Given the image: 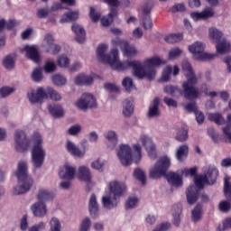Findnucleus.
<instances>
[{
    "label": "nucleus",
    "instance_id": "nucleus-1",
    "mask_svg": "<svg viewBox=\"0 0 231 231\" xmlns=\"http://www.w3.org/2000/svg\"><path fill=\"white\" fill-rule=\"evenodd\" d=\"M106 51L107 44H100L97 47V59L100 62L109 64L112 69H116L117 71H125V69L132 68L134 77L140 80L143 79L150 81L154 80L156 79V69L154 68L163 63L160 58L156 57L146 59L143 64L140 60L120 61L118 49L113 48L109 54H106Z\"/></svg>",
    "mask_w": 231,
    "mask_h": 231
},
{
    "label": "nucleus",
    "instance_id": "nucleus-2",
    "mask_svg": "<svg viewBox=\"0 0 231 231\" xmlns=\"http://www.w3.org/2000/svg\"><path fill=\"white\" fill-rule=\"evenodd\" d=\"M181 68L187 79V80L182 83L181 95H183L184 98H187V100H196V98H199L201 92H199V88H196L198 77L192 69V65H190L189 61L184 60L182 61Z\"/></svg>",
    "mask_w": 231,
    "mask_h": 231
},
{
    "label": "nucleus",
    "instance_id": "nucleus-3",
    "mask_svg": "<svg viewBox=\"0 0 231 231\" xmlns=\"http://www.w3.org/2000/svg\"><path fill=\"white\" fill-rule=\"evenodd\" d=\"M15 174L19 181V186L14 188L13 194H14V196L25 194L33 185V179L28 175V164L26 162L21 161L18 162Z\"/></svg>",
    "mask_w": 231,
    "mask_h": 231
},
{
    "label": "nucleus",
    "instance_id": "nucleus-4",
    "mask_svg": "<svg viewBox=\"0 0 231 231\" xmlns=\"http://www.w3.org/2000/svg\"><path fill=\"white\" fill-rule=\"evenodd\" d=\"M34 146L32 150V162L34 169H41L46 158V151L42 148V137L41 134L35 133L33 134Z\"/></svg>",
    "mask_w": 231,
    "mask_h": 231
},
{
    "label": "nucleus",
    "instance_id": "nucleus-5",
    "mask_svg": "<svg viewBox=\"0 0 231 231\" xmlns=\"http://www.w3.org/2000/svg\"><path fill=\"white\" fill-rule=\"evenodd\" d=\"M171 167V159L167 156L161 157L155 165L150 170L149 177L152 180H160L167 176V171Z\"/></svg>",
    "mask_w": 231,
    "mask_h": 231
},
{
    "label": "nucleus",
    "instance_id": "nucleus-6",
    "mask_svg": "<svg viewBox=\"0 0 231 231\" xmlns=\"http://www.w3.org/2000/svg\"><path fill=\"white\" fill-rule=\"evenodd\" d=\"M194 183L196 186H189L187 189L186 196L189 205H194V203L198 201L199 189H203V187H205V183H207V177H205V175L198 176L195 178Z\"/></svg>",
    "mask_w": 231,
    "mask_h": 231
},
{
    "label": "nucleus",
    "instance_id": "nucleus-7",
    "mask_svg": "<svg viewBox=\"0 0 231 231\" xmlns=\"http://www.w3.org/2000/svg\"><path fill=\"white\" fill-rule=\"evenodd\" d=\"M190 53H192L195 60H212L216 57L215 54L205 52V44L201 42H196L189 46Z\"/></svg>",
    "mask_w": 231,
    "mask_h": 231
},
{
    "label": "nucleus",
    "instance_id": "nucleus-8",
    "mask_svg": "<svg viewBox=\"0 0 231 231\" xmlns=\"http://www.w3.org/2000/svg\"><path fill=\"white\" fill-rule=\"evenodd\" d=\"M75 105L80 111H88L97 107V99L92 94L84 93Z\"/></svg>",
    "mask_w": 231,
    "mask_h": 231
},
{
    "label": "nucleus",
    "instance_id": "nucleus-9",
    "mask_svg": "<svg viewBox=\"0 0 231 231\" xmlns=\"http://www.w3.org/2000/svg\"><path fill=\"white\" fill-rule=\"evenodd\" d=\"M14 147L18 152H25L30 147V140L23 130H16L14 133Z\"/></svg>",
    "mask_w": 231,
    "mask_h": 231
},
{
    "label": "nucleus",
    "instance_id": "nucleus-10",
    "mask_svg": "<svg viewBox=\"0 0 231 231\" xmlns=\"http://www.w3.org/2000/svg\"><path fill=\"white\" fill-rule=\"evenodd\" d=\"M113 46H119L125 57H135L138 55V51L134 45H129V42L125 40H120V38H116L112 40Z\"/></svg>",
    "mask_w": 231,
    "mask_h": 231
},
{
    "label": "nucleus",
    "instance_id": "nucleus-11",
    "mask_svg": "<svg viewBox=\"0 0 231 231\" xmlns=\"http://www.w3.org/2000/svg\"><path fill=\"white\" fill-rule=\"evenodd\" d=\"M117 156L124 167H128L133 162V150L130 145L122 144L117 150Z\"/></svg>",
    "mask_w": 231,
    "mask_h": 231
},
{
    "label": "nucleus",
    "instance_id": "nucleus-12",
    "mask_svg": "<svg viewBox=\"0 0 231 231\" xmlns=\"http://www.w3.org/2000/svg\"><path fill=\"white\" fill-rule=\"evenodd\" d=\"M141 143L148 152L149 158L156 160V144L152 142V139L149 135L143 134L140 137Z\"/></svg>",
    "mask_w": 231,
    "mask_h": 231
},
{
    "label": "nucleus",
    "instance_id": "nucleus-13",
    "mask_svg": "<svg viewBox=\"0 0 231 231\" xmlns=\"http://www.w3.org/2000/svg\"><path fill=\"white\" fill-rule=\"evenodd\" d=\"M127 186H125L124 182L113 180L109 183V194L117 199L124 196V192H125Z\"/></svg>",
    "mask_w": 231,
    "mask_h": 231
},
{
    "label": "nucleus",
    "instance_id": "nucleus-14",
    "mask_svg": "<svg viewBox=\"0 0 231 231\" xmlns=\"http://www.w3.org/2000/svg\"><path fill=\"white\" fill-rule=\"evenodd\" d=\"M31 210L34 217H44L48 214V206L45 202L37 200L31 206Z\"/></svg>",
    "mask_w": 231,
    "mask_h": 231
},
{
    "label": "nucleus",
    "instance_id": "nucleus-15",
    "mask_svg": "<svg viewBox=\"0 0 231 231\" xmlns=\"http://www.w3.org/2000/svg\"><path fill=\"white\" fill-rule=\"evenodd\" d=\"M28 98L32 104H38V102H42L44 98H48V94L44 88H38L36 91H31L28 93Z\"/></svg>",
    "mask_w": 231,
    "mask_h": 231
},
{
    "label": "nucleus",
    "instance_id": "nucleus-16",
    "mask_svg": "<svg viewBox=\"0 0 231 231\" xmlns=\"http://www.w3.org/2000/svg\"><path fill=\"white\" fill-rule=\"evenodd\" d=\"M65 149L69 154L76 156L77 158H84L86 155V151L80 150L79 147L75 144V143L69 140L66 142Z\"/></svg>",
    "mask_w": 231,
    "mask_h": 231
},
{
    "label": "nucleus",
    "instance_id": "nucleus-17",
    "mask_svg": "<svg viewBox=\"0 0 231 231\" xmlns=\"http://www.w3.org/2000/svg\"><path fill=\"white\" fill-rule=\"evenodd\" d=\"M75 172H77L75 167L69 164H65L60 171L59 176L61 180H68L69 181L75 178Z\"/></svg>",
    "mask_w": 231,
    "mask_h": 231
},
{
    "label": "nucleus",
    "instance_id": "nucleus-18",
    "mask_svg": "<svg viewBox=\"0 0 231 231\" xmlns=\"http://www.w3.org/2000/svg\"><path fill=\"white\" fill-rule=\"evenodd\" d=\"M88 211L93 217V219H97L100 214V208H98V202H97V196L92 194L88 202Z\"/></svg>",
    "mask_w": 231,
    "mask_h": 231
},
{
    "label": "nucleus",
    "instance_id": "nucleus-19",
    "mask_svg": "<svg viewBox=\"0 0 231 231\" xmlns=\"http://www.w3.org/2000/svg\"><path fill=\"white\" fill-rule=\"evenodd\" d=\"M55 198V194L53 191L47 189H41L38 190L36 194L37 201L42 203H46L47 201H51Z\"/></svg>",
    "mask_w": 231,
    "mask_h": 231
},
{
    "label": "nucleus",
    "instance_id": "nucleus-20",
    "mask_svg": "<svg viewBox=\"0 0 231 231\" xmlns=\"http://www.w3.org/2000/svg\"><path fill=\"white\" fill-rule=\"evenodd\" d=\"M102 203L105 208L111 210V208H115V207L118 206V199L111 195V193H108L102 198Z\"/></svg>",
    "mask_w": 231,
    "mask_h": 231
},
{
    "label": "nucleus",
    "instance_id": "nucleus-21",
    "mask_svg": "<svg viewBox=\"0 0 231 231\" xmlns=\"http://www.w3.org/2000/svg\"><path fill=\"white\" fill-rule=\"evenodd\" d=\"M24 50L26 51L27 59L32 60V62H40L41 61V55L39 54V49L35 46H25Z\"/></svg>",
    "mask_w": 231,
    "mask_h": 231
},
{
    "label": "nucleus",
    "instance_id": "nucleus-22",
    "mask_svg": "<svg viewBox=\"0 0 231 231\" xmlns=\"http://www.w3.org/2000/svg\"><path fill=\"white\" fill-rule=\"evenodd\" d=\"M204 176L206 177L208 185H214L217 180V176H219V171L214 166H209Z\"/></svg>",
    "mask_w": 231,
    "mask_h": 231
},
{
    "label": "nucleus",
    "instance_id": "nucleus-23",
    "mask_svg": "<svg viewBox=\"0 0 231 231\" xmlns=\"http://www.w3.org/2000/svg\"><path fill=\"white\" fill-rule=\"evenodd\" d=\"M160 99L155 97L152 101V105L150 106L147 113L148 118H158L162 115L160 112Z\"/></svg>",
    "mask_w": 231,
    "mask_h": 231
},
{
    "label": "nucleus",
    "instance_id": "nucleus-24",
    "mask_svg": "<svg viewBox=\"0 0 231 231\" xmlns=\"http://www.w3.org/2000/svg\"><path fill=\"white\" fill-rule=\"evenodd\" d=\"M72 32L76 34V41L82 44L86 41V30L78 23H73L71 26Z\"/></svg>",
    "mask_w": 231,
    "mask_h": 231
},
{
    "label": "nucleus",
    "instance_id": "nucleus-25",
    "mask_svg": "<svg viewBox=\"0 0 231 231\" xmlns=\"http://www.w3.org/2000/svg\"><path fill=\"white\" fill-rule=\"evenodd\" d=\"M105 138L107 141V147L109 149H115L118 145V135H116V132L112 130L106 132Z\"/></svg>",
    "mask_w": 231,
    "mask_h": 231
},
{
    "label": "nucleus",
    "instance_id": "nucleus-26",
    "mask_svg": "<svg viewBox=\"0 0 231 231\" xmlns=\"http://www.w3.org/2000/svg\"><path fill=\"white\" fill-rule=\"evenodd\" d=\"M190 17L193 21H199V19H210V17H214V10L209 8L202 11L201 13H192Z\"/></svg>",
    "mask_w": 231,
    "mask_h": 231
},
{
    "label": "nucleus",
    "instance_id": "nucleus-27",
    "mask_svg": "<svg viewBox=\"0 0 231 231\" xmlns=\"http://www.w3.org/2000/svg\"><path fill=\"white\" fill-rule=\"evenodd\" d=\"M48 109L51 116L54 118H62V116H64V109L60 105H49Z\"/></svg>",
    "mask_w": 231,
    "mask_h": 231
},
{
    "label": "nucleus",
    "instance_id": "nucleus-28",
    "mask_svg": "<svg viewBox=\"0 0 231 231\" xmlns=\"http://www.w3.org/2000/svg\"><path fill=\"white\" fill-rule=\"evenodd\" d=\"M216 48L217 52L221 54L228 53L229 51H231L230 42L226 41V39L225 38H223L222 41L217 42Z\"/></svg>",
    "mask_w": 231,
    "mask_h": 231
},
{
    "label": "nucleus",
    "instance_id": "nucleus-29",
    "mask_svg": "<svg viewBox=\"0 0 231 231\" xmlns=\"http://www.w3.org/2000/svg\"><path fill=\"white\" fill-rule=\"evenodd\" d=\"M78 177L79 180H81V181L89 183V181H91V171H89V168L86 166H80L79 168Z\"/></svg>",
    "mask_w": 231,
    "mask_h": 231
},
{
    "label": "nucleus",
    "instance_id": "nucleus-30",
    "mask_svg": "<svg viewBox=\"0 0 231 231\" xmlns=\"http://www.w3.org/2000/svg\"><path fill=\"white\" fill-rule=\"evenodd\" d=\"M75 84L77 86H91L93 84V77L84 74L79 75L75 78Z\"/></svg>",
    "mask_w": 231,
    "mask_h": 231
},
{
    "label": "nucleus",
    "instance_id": "nucleus-31",
    "mask_svg": "<svg viewBox=\"0 0 231 231\" xmlns=\"http://www.w3.org/2000/svg\"><path fill=\"white\" fill-rule=\"evenodd\" d=\"M134 113V105L133 99H125L123 102V115L125 116H131Z\"/></svg>",
    "mask_w": 231,
    "mask_h": 231
},
{
    "label": "nucleus",
    "instance_id": "nucleus-32",
    "mask_svg": "<svg viewBox=\"0 0 231 231\" xmlns=\"http://www.w3.org/2000/svg\"><path fill=\"white\" fill-rule=\"evenodd\" d=\"M167 180L171 185L173 187H181L183 180H181V177L174 172H171L167 175Z\"/></svg>",
    "mask_w": 231,
    "mask_h": 231
},
{
    "label": "nucleus",
    "instance_id": "nucleus-33",
    "mask_svg": "<svg viewBox=\"0 0 231 231\" xmlns=\"http://www.w3.org/2000/svg\"><path fill=\"white\" fill-rule=\"evenodd\" d=\"M189 156V145H180L176 152V158L178 162H183Z\"/></svg>",
    "mask_w": 231,
    "mask_h": 231
},
{
    "label": "nucleus",
    "instance_id": "nucleus-34",
    "mask_svg": "<svg viewBox=\"0 0 231 231\" xmlns=\"http://www.w3.org/2000/svg\"><path fill=\"white\" fill-rule=\"evenodd\" d=\"M201 204H198L191 211V219L194 223H198V221H201V217L203 216V212L201 210Z\"/></svg>",
    "mask_w": 231,
    "mask_h": 231
},
{
    "label": "nucleus",
    "instance_id": "nucleus-35",
    "mask_svg": "<svg viewBox=\"0 0 231 231\" xmlns=\"http://www.w3.org/2000/svg\"><path fill=\"white\" fill-rule=\"evenodd\" d=\"M45 93L51 97V100L55 102H59V100H62V96L57 90L53 89L51 87H47L45 89Z\"/></svg>",
    "mask_w": 231,
    "mask_h": 231
},
{
    "label": "nucleus",
    "instance_id": "nucleus-36",
    "mask_svg": "<svg viewBox=\"0 0 231 231\" xmlns=\"http://www.w3.org/2000/svg\"><path fill=\"white\" fill-rule=\"evenodd\" d=\"M208 118L210 122H215L217 125H223L226 123L225 117L219 113L208 114Z\"/></svg>",
    "mask_w": 231,
    "mask_h": 231
},
{
    "label": "nucleus",
    "instance_id": "nucleus-37",
    "mask_svg": "<svg viewBox=\"0 0 231 231\" xmlns=\"http://www.w3.org/2000/svg\"><path fill=\"white\" fill-rule=\"evenodd\" d=\"M134 176L142 183V185H146L147 177L145 176V171L140 168H137L134 171Z\"/></svg>",
    "mask_w": 231,
    "mask_h": 231
},
{
    "label": "nucleus",
    "instance_id": "nucleus-38",
    "mask_svg": "<svg viewBox=\"0 0 231 231\" xmlns=\"http://www.w3.org/2000/svg\"><path fill=\"white\" fill-rule=\"evenodd\" d=\"M209 37L213 42H219L221 41V38L223 37V32H221L217 28H210L209 29Z\"/></svg>",
    "mask_w": 231,
    "mask_h": 231
},
{
    "label": "nucleus",
    "instance_id": "nucleus-39",
    "mask_svg": "<svg viewBox=\"0 0 231 231\" xmlns=\"http://www.w3.org/2000/svg\"><path fill=\"white\" fill-rule=\"evenodd\" d=\"M79 19V12H70L65 14L62 18L60 19V23H69L71 21H77Z\"/></svg>",
    "mask_w": 231,
    "mask_h": 231
},
{
    "label": "nucleus",
    "instance_id": "nucleus-40",
    "mask_svg": "<svg viewBox=\"0 0 231 231\" xmlns=\"http://www.w3.org/2000/svg\"><path fill=\"white\" fill-rule=\"evenodd\" d=\"M55 39L53 38V35L51 33H47L44 36L43 42L42 43V48L47 51V49H50V47L54 44Z\"/></svg>",
    "mask_w": 231,
    "mask_h": 231
},
{
    "label": "nucleus",
    "instance_id": "nucleus-41",
    "mask_svg": "<svg viewBox=\"0 0 231 231\" xmlns=\"http://www.w3.org/2000/svg\"><path fill=\"white\" fill-rule=\"evenodd\" d=\"M175 140H177V142H187V140H189V131L185 128L179 129Z\"/></svg>",
    "mask_w": 231,
    "mask_h": 231
},
{
    "label": "nucleus",
    "instance_id": "nucleus-42",
    "mask_svg": "<svg viewBox=\"0 0 231 231\" xmlns=\"http://www.w3.org/2000/svg\"><path fill=\"white\" fill-rule=\"evenodd\" d=\"M50 231H62V225L59 218L53 217L50 221Z\"/></svg>",
    "mask_w": 231,
    "mask_h": 231
},
{
    "label": "nucleus",
    "instance_id": "nucleus-43",
    "mask_svg": "<svg viewBox=\"0 0 231 231\" xmlns=\"http://www.w3.org/2000/svg\"><path fill=\"white\" fill-rule=\"evenodd\" d=\"M164 39L166 42H169V44H174L183 40V34H170L169 36H166Z\"/></svg>",
    "mask_w": 231,
    "mask_h": 231
},
{
    "label": "nucleus",
    "instance_id": "nucleus-44",
    "mask_svg": "<svg viewBox=\"0 0 231 231\" xmlns=\"http://www.w3.org/2000/svg\"><path fill=\"white\" fill-rule=\"evenodd\" d=\"M183 90H180L178 87H174L172 85H168L164 88V93L167 95H171V97H176V93H180L183 97V94H181Z\"/></svg>",
    "mask_w": 231,
    "mask_h": 231
},
{
    "label": "nucleus",
    "instance_id": "nucleus-45",
    "mask_svg": "<svg viewBox=\"0 0 231 231\" xmlns=\"http://www.w3.org/2000/svg\"><path fill=\"white\" fill-rule=\"evenodd\" d=\"M58 66L60 68H69V58L67 55L61 54L58 57Z\"/></svg>",
    "mask_w": 231,
    "mask_h": 231
},
{
    "label": "nucleus",
    "instance_id": "nucleus-46",
    "mask_svg": "<svg viewBox=\"0 0 231 231\" xmlns=\"http://www.w3.org/2000/svg\"><path fill=\"white\" fill-rule=\"evenodd\" d=\"M3 66L5 69H14L15 66V60L12 56H6L3 60Z\"/></svg>",
    "mask_w": 231,
    "mask_h": 231
},
{
    "label": "nucleus",
    "instance_id": "nucleus-47",
    "mask_svg": "<svg viewBox=\"0 0 231 231\" xmlns=\"http://www.w3.org/2000/svg\"><path fill=\"white\" fill-rule=\"evenodd\" d=\"M229 180V178L225 179L224 194L226 199H228V201H231V183L230 181H228Z\"/></svg>",
    "mask_w": 231,
    "mask_h": 231
},
{
    "label": "nucleus",
    "instance_id": "nucleus-48",
    "mask_svg": "<svg viewBox=\"0 0 231 231\" xmlns=\"http://www.w3.org/2000/svg\"><path fill=\"white\" fill-rule=\"evenodd\" d=\"M50 14V9L46 7H41L36 10V16L38 17V19H46V17H48Z\"/></svg>",
    "mask_w": 231,
    "mask_h": 231
},
{
    "label": "nucleus",
    "instance_id": "nucleus-49",
    "mask_svg": "<svg viewBox=\"0 0 231 231\" xmlns=\"http://www.w3.org/2000/svg\"><path fill=\"white\" fill-rule=\"evenodd\" d=\"M32 79L34 82H41L42 80V69L41 68H36L32 73Z\"/></svg>",
    "mask_w": 231,
    "mask_h": 231
},
{
    "label": "nucleus",
    "instance_id": "nucleus-50",
    "mask_svg": "<svg viewBox=\"0 0 231 231\" xmlns=\"http://www.w3.org/2000/svg\"><path fill=\"white\" fill-rule=\"evenodd\" d=\"M91 228V218L88 217H85L79 226V231H89Z\"/></svg>",
    "mask_w": 231,
    "mask_h": 231
},
{
    "label": "nucleus",
    "instance_id": "nucleus-51",
    "mask_svg": "<svg viewBox=\"0 0 231 231\" xmlns=\"http://www.w3.org/2000/svg\"><path fill=\"white\" fill-rule=\"evenodd\" d=\"M55 69H57V65L55 64V61H53L51 60H48L44 65L45 72L46 73H53V71H55Z\"/></svg>",
    "mask_w": 231,
    "mask_h": 231
},
{
    "label": "nucleus",
    "instance_id": "nucleus-52",
    "mask_svg": "<svg viewBox=\"0 0 231 231\" xmlns=\"http://www.w3.org/2000/svg\"><path fill=\"white\" fill-rule=\"evenodd\" d=\"M171 73H172V67L167 66L162 71L161 80L162 82H169V80H171Z\"/></svg>",
    "mask_w": 231,
    "mask_h": 231
},
{
    "label": "nucleus",
    "instance_id": "nucleus-53",
    "mask_svg": "<svg viewBox=\"0 0 231 231\" xmlns=\"http://www.w3.org/2000/svg\"><path fill=\"white\" fill-rule=\"evenodd\" d=\"M52 82L55 84V86H64L67 82V79L64 78V76L57 74L52 77Z\"/></svg>",
    "mask_w": 231,
    "mask_h": 231
},
{
    "label": "nucleus",
    "instance_id": "nucleus-54",
    "mask_svg": "<svg viewBox=\"0 0 231 231\" xmlns=\"http://www.w3.org/2000/svg\"><path fill=\"white\" fill-rule=\"evenodd\" d=\"M124 88L126 89V91L131 92L134 88V85L133 84V79L126 77L123 79L122 82Z\"/></svg>",
    "mask_w": 231,
    "mask_h": 231
},
{
    "label": "nucleus",
    "instance_id": "nucleus-55",
    "mask_svg": "<svg viewBox=\"0 0 231 231\" xmlns=\"http://www.w3.org/2000/svg\"><path fill=\"white\" fill-rule=\"evenodd\" d=\"M15 91V88L10 87H4L0 88V97L1 98H6V97H10L12 93Z\"/></svg>",
    "mask_w": 231,
    "mask_h": 231
},
{
    "label": "nucleus",
    "instance_id": "nucleus-56",
    "mask_svg": "<svg viewBox=\"0 0 231 231\" xmlns=\"http://www.w3.org/2000/svg\"><path fill=\"white\" fill-rule=\"evenodd\" d=\"M144 30H152V19L151 16H142Z\"/></svg>",
    "mask_w": 231,
    "mask_h": 231
},
{
    "label": "nucleus",
    "instance_id": "nucleus-57",
    "mask_svg": "<svg viewBox=\"0 0 231 231\" xmlns=\"http://www.w3.org/2000/svg\"><path fill=\"white\" fill-rule=\"evenodd\" d=\"M81 131L82 126H80V125H75L68 129V134L70 136H77V134H79Z\"/></svg>",
    "mask_w": 231,
    "mask_h": 231
},
{
    "label": "nucleus",
    "instance_id": "nucleus-58",
    "mask_svg": "<svg viewBox=\"0 0 231 231\" xmlns=\"http://www.w3.org/2000/svg\"><path fill=\"white\" fill-rule=\"evenodd\" d=\"M136 205H138V198L131 197L126 200L125 208L129 210V208H134Z\"/></svg>",
    "mask_w": 231,
    "mask_h": 231
},
{
    "label": "nucleus",
    "instance_id": "nucleus-59",
    "mask_svg": "<svg viewBox=\"0 0 231 231\" xmlns=\"http://www.w3.org/2000/svg\"><path fill=\"white\" fill-rule=\"evenodd\" d=\"M152 10V3H146L143 7L142 17H151V12Z\"/></svg>",
    "mask_w": 231,
    "mask_h": 231
},
{
    "label": "nucleus",
    "instance_id": "nucleus-60",
    "mask_svg": "<svg viewBox=\"0 0 231 231\" xmlns=\"http://www.w3.org/2000/svg\"><path fill=\"white\" fill-rule=\"evenodd\" d=\"M181 53H183V51L180 48L171 49L169 51V59L171 60L178 59V57H180Z\"/></svg>",
    "mask_w": 231,
    "mask_h": 231
},
{
    "label": "nucleus",
    "instance_id": "nucleus-61",
    "mask_svg": "<svg viewBox=\"0 0 231 231\" xmlns=\"http://www.w3.org/2000/svg\"><path fill=\"white\" fill-rule=\"evenodd\" d=\"M104 162L100 161V159H97L91 163V167L95 169V171H98L99 172H104Z\"/></svg>",
    "mask_w": 231,
    "mask_h": 231
},
{
    "label": "nucleus",
    "instance_id": "nucleus-62",
    "mask_svg": "<svg viewBox=\"0 0 231 231\" xmlns=\"http://www.w3.org/2000/svg\"><path fill=\"white\" fill-rule=\"evenodd\" d=\"M89 17L93 23H98L100 21V13H96L93 7H90Z\"/></svg>",
    "mask_w": 231,
    "mask_h": 231
},
{
    "label": "nucleus",
    "instance_id": "nucleus-63",
    "mask_svg": "<svg viewBox=\"0 0 231 231\" xmlns=\"http://www.w3.org/2000/svg\"><path fill=\"white\" fill-rule=\"evenodd\" d=\"M219 210L221 212H228L231 209V203L226 200H223L218 205Z\"/></svg>",
    "mask_w": 231,
    "mask_h": 231
},
{
    "label": "nucleus",
    "instance_id": "nucleus-64",
    "mask_svg": "<svg viewBox=\"0 0 231 231\" xmlns=\"http://www.w3.org/2000/svg\"><path fill=\"white\" fill-rule=\"evenodd\" d=\"M46 229V223L40 222L34 226L29 227L28 231H42Z\"/></svg>",
    "mask_w": 231,
    "mask_h": 231
}]
</instances>
